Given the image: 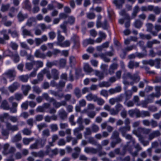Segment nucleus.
<instances>
[{"label":"nucleus","mask_w":161,"mask_h":161,"mask_svg":"<svg viewBox=\"0 0 161 161\" xmlns=\"http://www.w3.org/2000/svg\"><path fill=\"white\" fill-rule=\"evenodd\" d=\"M33 64L37 67V70L39 68L42 67L43 65V62L41 61H33Z\"/></svg>","instance_id":"35"},{"label":"nucleus","mask_w":161,"mask_h":161,"mask_svg":"<svg viewBox=\"0 0 161 161\" xmlns=\"http://www.w3.org/2000/svg\"><path fill=\"white\" fill-rule=\"evenodd\" d=\"M58 153V149L55 148L53 150H47L46 151L47 154L50 157L56 155Z\"/></svg>","instance_id":"17"},{"label":"nucleus","mask_w":161,"mask_h":161,"mask_svg":"<svg viewBox=\"0 0 161 161\" xmlns=\"http://www.w3.org/2000/svg\"><path fill=\"white\" fill-rule=\"evenodd\" d=\"M58 115L60 118L63 119L67 117L68 114L65 110L62 108L59 111Z\"/></svg>","instance_id":"19"},{"label":"nucleus","mask_w":161,"mask_h":161,"mask_svg":"<svg viewBox=\"0 0 161 161\" xmlns=\"http://www.w3.org/2000/svg\"><path fill=\"white\" fill-rule=\"evenodd\" d=\"M100 94L101 95L106 97H107L108 95V91L106 90H102L100 92Z\"/></svg>","instance_id":"62"},{"label":"nucleus","mask_w":161,"mask_h":161,"mask_svg":"<svg viewBox=\"0 0 161 161\" xmlns=\"http://www.w3.org/2000/svg\"><path fill=\"white\" fill-rule=\"evenodd\" d=\"M118 64L116 63H113L109 67L108 72L105 73L106 75H107L108 74L112 75L114 73V70L116 69L118 67Z\"/></svg>","instance_id":"8"},{"label":"nucleus","mask_w":161,"mask_h":161,"mask_svg":"<svg viewBox=\"0 0 161 161\" xmlns=\"http://www.w3.org/2000/svg\"><path fill=\"white\" fill-rule=\"evenodd\" d=\"M83 69L84 71L87 74H89L92 71H94V70L91 68L88 64H84Z\"/></svg>","instance_id":"14"},{"label":"nucleus","mask_w":161,"mask_h":161,"mask_svg":"<svg viewBox=\"0 0 161 161\" xmlns=\"http://www.w3.org/2000/svg\"><path fill=\"white\" fill-rule=\"evenodd\" d=\"M123 83L125 85H133L134 82H129L126 80L128 79H130V80H132L134 81L136 80L137 81L139 80V78L138 76L137 75H132L130 73H128L127 74H124L123 76Z\"/></svg>","instance_id":"2"},{"label":"nucleus","mask_w":161,"mask_h":161,"mask_svg":"<svg viewBox=\"0 0 161 161\" xmlns=\"http://www.w3.org/2000/svg\"><path fill=\"white\" fill-rule=\"evenodd\" d=\"M34 65V64H33V61L31 62L26 63L25 64V68L26 69L30 71L32 69Z\"/></svg>","instance_id":"29"},{"label":"nucleus","mask_w":161,"mask_h":161,"mask_svg":"<svg viewBox=\"0 0 161 161\" xmlns=\"http://www.w3.org/2000/svg\"><path fill=\"white\" fill-rule=\"evenodd\" d=\"M125 1V0H114L113 3L118 8H119L124 3Z\"/></svg>","instance_id":"23"},{"label":"nucleus","mask_w":161,"mask_h":161,"mask_svg":"<svg viewBox=\"0 0 161 161\" xmlns=\"http://www.w3.org/2000/svg\"><path fill=\"white\" fill-rule=\"evenodd\" d=\"M161 59L160 58H156L154 60V65L157 68H159L160 66Z\"/></svg>","instance_id":"44"},{"label":"nucleus","mask_w":161,"mask_h":161,"mask_svg":"<svg viewBox=\"0 0 161 161\" xmlns=\"http://www.w3.org/2000/svg\"><path fill=\"white\" fill-rule=\"evenodd\" d=\"M133 133L136 135L138 137L139 140L143 144L144 146H146L148 145L149 142L148 141H144V137L141 135L140 134H138L137 131L136 130H134L132 131Z\"/></svg>","instance_id":"6"},{"label":"nucleus","mask_w":161,"mask_h":161,"mask_svg":"<svg viewBox=\"0 0 161 161\" xmlns=\"http://www.w3.org/2000/svg\"><path fill=\"white\" fill-rule=\"evenodd\" d=\"M21 139V135L18 133L13 137L12 139V141L13 142H16L20 141Z\"/></svg>","instance_id":"27"},{"label":"nucleus","mask_w":161,"mask_h":161,"mask_svg":"<svg viewBox=\"0 0 161 161\" xmlns=\"http://www.w3.org/2000/svg\"><path fill=\"white\" fill-rule=\"evenodd\" d=\"M88 142L92 145L97 146L98 149L99 150L101 149L102 148V146L99 144H97V142L94 139L93 137L89 138L88 140Z\"/></svg>","instance_id":"16"},{"label":"nucleus","mask_w":161,"mask_h":161,"mask_svg":"<svg viewBox=\"0 0 161 161\" xmlns=\"http://www.w3.org/2000/svg\"><path fill=\"white\" fill-rule=\"evenodd\" d=\"M22 35L23 36H33L31 31L25 28V26H22L21 28Z\"/></svg>","instance_id":"13"},{"label":"nucleus","mask_w":161,"mask_h":161,"mask_svg":"<svg viewBox=\"0 0 161 161\" xmlns=\"http://www.w3.org/2000/svg\"><path fill=\"white\" fill-rule=\"evenodd\" d=\"M161 135V133L158 130L153 131L149 135V140H151L156 137L159 136Z\"/></svg>","instance_id":"10"},{"label":"nucleus","mask_w":161,"mask_h":161,"mask_svg":"<svg viewBox=\"0 0 161 161\" xmlns=\"http://www.w3.org/2000/svg\"><path fill=\"white\" fill-rule=\"evenodd\" d=\"M95 102H97L98 104L100 105H103L104 103V101L101 98H98L97 97L96 98Z\"/></svg>","instance_id":"48"},{"label":"nucleus","mask_w":161,"mask_h":161,"mask_svg":"<svg viewBox=\"0 0 161 161\" xmlns=\"http://www.w3.org/2000/svg\"><path fill=\"white\" fill-rule=\"evenodd\" d=\"M150 115V113L148 111H141V117H149Z\"/></svg>","instance_id":"49"},{"label":"nucleus","mask_w":161,"mask_h":161,"mask_svg":"<svg viewBox=\"0 0 161 161\" xmlns=\"http://www.w3.org/2000/svg\"><path fill=\"white\" fill-rule=\"evenodd\" d=\"M19 78L23 82H26L28 80L29 76L28 75H22L19 77Z\"/></svg>","instance_id":"39"},{"label":"nucleus","mask_w":161,"mask_h":161,"mask_svg":"<svg viewBox=\"0 0 161 161\" xmlns=\"http://www.w3.org/2000/svg\"><path fill=\"white\" fill-rule=\"evenodd\" d=\"M154 27L156 31L152 32L151 33L153 36H156L158 32L161 30V25H159L156 24L155 25Z\"/></svg>","instance_id":"26"},{"label":"nucleus","mask_w":161,"mask_h":161,"mask_svg":"<svg viewBox=\"0 0 161 161\" xmlns=\"http://www.w3.org/2000/svg\"><path fill=\"white\" fill-rule=\"evenodd\" d=\"M129 143L130 142L127 143L126 145L125 146L124 148V150H128L133 156H135L137 155L138 152L141 150L142 148L138 144H137L135 146V147L137 151L133 153H131V150H130V147L129 145Z\"/></svg>","instance_id":"5"},{"label":"nucleus","mask_w":161,"mask_h":161,"mask_svg":"<svg viewBox=\"0 0 161 161\" xmlns=\"http://www.w3.org/2000/svg\"><path fill=\"white\" fill-rule=\"evenodd\" d=\"M16 73L14 69H9L3 75V77L1 80L2 83L6 84L7 83L6 78L9 79L11 82L14 80L16 76Z\"/></svg>","instance_id":"1"},{"label":"nucleus","mask_w":161,"mask_h":161,"mask_svg":"<svg viewBox=\"0 0 161 161\" xmlns=\"http://www.w3.org/2000/svg\"><path fill=\"white\" fill-rule=\"evenodd\" d=\"M36 21V19L34 18H31L29 19L27 21L26 25L29 26L32 25V23Z\"/></svg>","instance_id":"45"},{"label":"nucleus","mask_w":161,"mask_h":161,"mask_svg":"<svg viewBox=\"0 0 161 161\" xmlns=\"http://www.w3.org/2000/svg\"><path fill=\"white\" fill-rule=\"evenodd\" d=\"M66 63V60L65 59H61L59 60V64L60 67H64Z\"/></svg>","instance_id":"56"},{"label":"nucleus","mask_w":161,"mask_h":161,"mask_svg":"<svg viewBox=\"0 0 161 161\" xmlns=\"http://www.w3.org/2000/svg\"><path fill=\"white\" fill-rule=\"evenodd\" d=\"M20 86L19 84L17 82H14L12 84L9 86L8 89L10 92L13 93Z\"/></svg>","instance_id":"7"},{"label":"nucleus","mask_w":161,"mask_h":161,"mask_svg":"<svg viewBox=\"0 0 161 161\" xmlns=\"http://www.w3.org/2000/svg\"><path fill=\"white\" fill-rule=\"evenodd\" d=\"M9 144L8 143H6L3 146V154L4 155H7L8 153L7 151V150L9 147Z\"/></svg>","instance_id":"53"},{"label":"nucleus","mask_w":161,"mask_h":161,"mask_svg":"<svg viewBox=\"0 0 161 161\" xmlns=\"http://www.w3.org/2000/svg\"><path fill=\"white\" fill-rule=\"evenodd\" d=\"M60 33V31H58L57 36L58 42H57V45L58 42L61 43V42L63 41L64 39V37L61 35Z\"/></svg>","instance_id":"38"},{"label":"nucleus","mask_w":161,"mask_h":161,"mask_svg":"<svg viewBox=\"0 0 161 161\" xmlns=\"http://www.w3.org/2000/svg\"><path fill=\"white\" fill-rule=\"evenodd\" d=\"M130 125L120 127L119 129V131L121 132L123 136H125V134L127 131L130 130Z\"/></svg>","instance_id":"12"},{"label":"nucleus","mask_w":161,"mask_h":161,"mask_svg":"<svg viewBox=\"0 0 161 161\" xmlns=\"http://www.w3.org/2000/svg\"><path fill=\"white\" fill-rule=\"evenodd\" d=\"M58 136L57 135L54 134L52 136V141L49 142V144L50 146H54V143L55 141L58 139Z\"/></svg>","instance_id":"33"},{"label":"nucleus","mask_w":161,"mask_h":161,"mask_svg":"<svg viewBox=\"0 0 161 161\" xmlns=\"http://www.w3.org/2000/svg\"><path fill=\"white\" fill-rule=\"evenodd\" d=\"M33 91L37 94H39L42 92L41 89L38 86H34L33 87Z\"/></svg>","instance_id":"52"},{"label":"nucleus","mask_w":161,"mask_h":161,"mask_svg":"<svg viewBox=\"0 0 161 161\" xmlns=\"http://www.w3.org/2000/svg\"><path fill=\"white\" fill-rule=\"evenodd\" d=\"M77 63L75 58V57L71 56L69 57V64L71 67L74 66Z\"/></svg>","instance_id":"22"},{"label":"nucleus","mask_w":161,"mask_h":161,"mask_svg":"<svg viewBox=\"0 0 161 161\" xmlns=\"http://www.w3.org/2000/svg\"><path fill=\"white\" fill-rule=\"evenodd\" d=\"M84 126L83 125H79V126L76 127L73 130V132L74 135H76L77 133H79V132L83 130L84 129Z\"/></svg>","instance_id":"24"},{"label":"nucleus","mask_w":161,"mask_h":161,"mask_svg":"<svg viewBox=\"0 0 161 161\" xmlns=\"http://www.w3.org/2000/svg\"><path fill=\"white\" fill-rule=\"evenodd\" d=\"M51 102H53V105L55 108H59L61 106V104L60 102H57L53 98L50 99Z\"/></svg>","instance_id":"42"},{"label":"nucleus","mask_w":161,"mask_h":161,"mask_svg":"<svg viewBox=\"0 0 161 161\" xmlns=\"http://www.w3.org/2000/svg\"><path fill=\"white\" fill-rule=\"evenodd\" d=\"M95 42V41L91 39H88L85 40L83 42L84 46H86L89 44H93Z\"/></svg>","instance_id":"28"},{"label":"nucleus","mask_w":161,"mask_h":161,"mask_svg":"<svg viewBox=\"0 0 161 161\" xmlns=\"http://www.w3.org/2000/svg\"><path fill=\"white\" fill-rule=\"evenodd\" d=\"M9 117L10 116L8 113H4L0 117V120L2 121H3L4 119H9Z\"/></svg>","instance_id":"47"},{"label":"nucleus","mask_w":161,"mask_h":161,"mask_svg":"<svg viewBox=\"0 0 161 161\" xmlns=\"http://www.w3.org/2000/svg\"><path fill=\"white\" fill-rule=\"evenodd\" d=\"M99 130V127L97 125L94 124H93L92 126V132L96 133Z\"/></svg>","instance_id":"51"},{"label":"nucleus","mask_w":161,"mask_h":161,"mask_svg":"<svg viewBox=\"0 0 161 161\" xmlns=\"http://www.w3.org/2000/svg\"><path fill=\"white\" fill-rule=\"evenodd\" d=\"M6 127L8 130L13 132L16 131L19 129L17 125H12L9 123H6Z\"/></svg>","instance_id":"9"},{"label":"nucleus","mask_w":161,"mask_h":161,"mask_svg":"<svg viewBox=\"0 0 161 161\" xmlns=\"http://www.w3.org/2000/svg\"><path fill=\"white\" fill-rule=\"evenodd\" d=\"M27 15H25L24 16L20 12L18 14V17L20 21L23 20L25 18H27Z\"/></svg>","instance_id":"60"},{"label":"nucleus","mask_w":161,"mask_h":161,"mask_svg":"<svg viewBox=\"0 0 161 161\" xmlns=\"http://www.w3.org/2000/svg\"><path fill=\"white\" fill-rule=\"evenodd\" d=\"M52 77L55 80L58 78L59 72L58 71L55 69H53L52 70Z\"/></svg>","instance_id":"25"},{"label":"nucleus","mask_w":161,"mask_h":161,"mask_svg":"<svg viewBox=\"0 0 161 161\" xmlns=\"http://www.w3.org/2000/svg\"><path fill=\"white\" fill-rule=\"evenodd\" d=\"M161 87L159 86H156L155 87V90L156 92V93L154 94V97H159L161 96V93L160 92V90Z\"/></svg>","instance_id":"41"},{"label":"nucleus","mask_w":161,"mask_h":161,"mask_svg":"<svg viewBox=\"0 0 161 161\" xmlns=\"http://www.w3.org/2000/svg\"><path fill=\"white\" fill-rule=\"evenodd\" d=\"M139 36L142 39H150L151 38V36L150 35H144L142 33H140Z\"/></svg>","instance_id":"54"},{"label":"nucleus","mask_w":161,"mask_h":161,"mask_svg":"<svg viewBox=\"0 0 161 161\" xmlns=\"http://www.w3.org/2000/svg\"><path fill=\"white\" fill-rule=\"evenodd\" d=\"M84 151L87 153L95 154L97 153V149L92 147H86L84 149Z\"/></svg>","instance_id":"11"},{"label":"nucleus","mask_w":161,"mask_h":161,"mask_svg":"<svg viewBox=\"0 0 161 161\" xmlns=\"http://www.w3.org/2000/svg\"><path fill=\"white\" fill-rule=\"evenodd\" d=\"M34 55L37 58H40L42 59L45 58V53H41L39 49L36 50V51L34 53Z\"/></svg>","instance_id":"15"},{"label":"nucleus","mask_w":161,"mask_h":161,"mask_svg":"<svg viewBox=\"0 0 161 161\" xmlns=\"http://www.w3.org/2000/svg\"><path fill=\"white\" fill-rule=\"evenodd\" d=\"M111 85V84L109 82L106 81L102 82L99 84V86L100 87H108L110 86Z\"/></svg>","instance_id":"36"},{"label":"nucleus","mask_w":161,"mask_h":161,"mask_svg":"<svg viewBox=\"0 0 161 161\" xmlns=\"http://www.w3.org/2000/svg\"><path fill=\"white\" fill-rule=\"evenodd\" d=\"M17 9H15L14 7L11 8L10 10V12L9 14V16L11 17H13L15 15L14 12L16 11H17Z\"/></svg>","instance_id":"59"},{"label":"nucleus","mask_w":161,"mask_h":161,"mask_svg":"<svg viewBox=\"0 0 161 161\" xmlns=\"http://www.w3.org/2000/svg\"><path fill=\"white\" fill-rule=\"evenodd\" d=\"M45 70L42 69L41 71L39 73L37 76V79L39 81H42L43 80V75L44 74V72Z\"/></svg>","instance_id":"30"},{"label":"nucleus","mask_w":161,"mask_h":161,"mask_svg":"<svg viewBox=\"0 0 161 161\" xmlns=\"http://www.w3.org/2000/svg\"><path fill=\"white\" fill-rule=\"evenodd\" d=\"M115 107L117 112L118 113L122 109L123 107L121 104L119 103H118L115 105Z\"/></svg>","instance_id":"61"},{"label":"nucleus","mask_w":161,"mask_h":161,"mask_svg":"<svg viewBox=\"0 0 161 161\" xmlns=\"http://www.w3.org/2000/svg\"><path fill=\"white\" fill-rule=\"evenodd\" d=\"M70 44V42L69 41H66L63 43H57V45L62 47H66L69 46Z\"/></svg>","instance_id":"31"},{"label":"nucleus","mask_w":161,"mask_h":161,"mask_svg":"<svg viewBox=\"0 0 161 161\" xmlns=\"http://www.w3.org/2000/svg\"><path fill=\"white\" fill-rule=\"evenodd\" d=\"M31 89V87L29 85H25L22 86V90L23 93L25 95H26L29 92Z\"/></svg>","instance_id":"18"},{"label":"nucleus","mask_w":161,"mask_h":161,"mask_svg":"<svg viewBox=\"0 0 161 161\" xmlns=\"http://www.w3.org/2000/svg\"><path fill=\"white\" fill-rule=\"evenodd\" d=\"M74 93L76 96L78 97L79 98L81 96L80 90L79 89L76 88L74 91Z\"/></svg>","instance_id":"64"},{"label":"nucleus","mask_w":161,"mask_h":161,"mask_svg":"<svg viewBox=\"0 0 161 161\" xmlns=\"http://www.w3.org/2000/svg\"><path fill=\"white\" fill-rule=\"evenodd\" d=\"M92 132V130H91L89 128H86V131L84 133L85 137H86L87 136L91 135Z\"/></svg>","instance_id":"57"},{"label":"nucleus","mask_w":161,"mask_h":161,"mask_svg":"<svg viewBox=\"0 0 161 161\" xmlns=\"http://www.w3.org/2000/svg\"><path fill=\"white\" fill-rule=\"evenodd\" d=\"M96 95H93L92 93H90L87 95L86 97L87 100L89 101H91L93 100L94 102H95L96 98L97 97Z\"/></svg>","instance_id":"20"},{"label":"nucleus","mask_w":161,"mask_h":161,"mask_svg":"<svg viewBox=\"0 0 161 161\" xmlns=\"http://www.w3.org/2000/svg\"><path fill=\"white\" fill-rule=\"evenodd\" d=\"M112 139H115L116 141H113L111 143V146L112 147H114L117 144L120 143L121 142V139L119 137V133L117 131H114L113 132L112 135L111 137Z\"/></svg>","instance_id":"3"},{"label":"nucleus","mask_w":161,"mask_h":161,"mask_svg":"<svg viewBox=\"0 0 161 161\" xmlns=\"http://www.w3.org/2000/svg\"><path fill=\"white\" fill-rule=\"evenodd\" d=\"M12 56L13 57V60L15 63H17L19 61V57L17 52H15L13 54Z\"/></svg>","instance_id":"40"},{"label":"nucleus","mask_w":161,"mask_h":161,"mask_svg":"<svg viewBox=\"0 0 161 161\" xmlns=\"http://www.w3.org/2000/svg\"><path fill=\"white\" fill-rule=\"evenodd\" d=\"M142 23L139 20H136L134 23L135 27L137 28H139L142 26Z\"/></svg>","instance_id":"63"},{"label":"nucleus","mask_w":161,"mask_h":161,"mask_svg":"<svg viewBox=\"0 0 161 161\" xmlns=\"http://www.w3.org/2000/svg\"><path fill=\"white\" fill-rule=\"evenodd\" d=\"M95 75L98 76L100 79H102L104 77V74L103 73H101L99 71L95 70L94 71Z\"/></svg>","instance_id":"46"},{"label":"nucleus","mask_w":161,"mask_h":161,"mask_svg":"<svg viewBox=\"0 0 161 161\" xmlns=\"http://www.w3.org/2000/svg\"><path fill=\"white\" fill-rule=\"evenodd\" d=\"M1 107L5 110H8L9 109V105L7 101L6 100L3 101L2 103Z\"/></svg>","instance_id":"32"},{"label":"nucleus","mask_w":161,"mask_h":161,"mask_svg":"<svg viewBox=\"0 0 161 161\" xmlns=\"http://www.w3.org/2000/svg\"><path fill=\"white\" fill-rule=\"evenodd\" d=\"M7 30H3L1 31V33L3 35V38L4 40H8L9 39V36L6 34Z\"/></svg>","instance_id":"55"},{"label":"nucleus","mask_w":161,"mask_h":161,"mask_svg":"<svg viewBox=\"0 0 161 161\" xmlns=\"http://www.w3.org/2000/svg\"><path fill=\"white\" fill-rule=\"evenodd\" d=\"M34 140V138L33 137L29 138H24L23 139V142L25 145H27L29 144L31 142L33 141Z\"/></svg>","instance_id":"37"},{"label":"nucleus","mask_w":161,"mask_h":161,"mask_svg":"<svg viewBox=\"0 0 161 161\" xmlns=\"http://www.w3.org/2000/svg\"><path fill=\"white\" fill-rule=\"evenodd\" d=\"M23 4L25 8L29 10H31V6L28 0H25Z\"/></svg>","instance_id":"34"},{"label":"nucleus","mask_w":161,"mask_h":161,"mask_svg":"<svg viewBox=\"0 0 161 161\" xmlns=\"http://www.w3.org/2000/svg\"><path fill=\"white\" fill-rule=\"evenodd\" d=\"M9 7V4H2L1 8V11L3 12H5L8 9Z\"/></svg>","instance_id":"43"},{"label":"nucleus","mask_w":161,"mask_h":161,"mask_svg":"<svg viewBox=\"0 0 161 161\" xmlns=\"http://www.w3.org/2000/svg\"><path fill=\"white\" fill-rule=\"evenodd\" d=\"M136 130L137 131L138 133V134L139 133H138V131H141L142 132L143 134H147L150 132L151 130L150 129L146 128H145L139 127L137 129V130Z\"/></svg>","instance_id":"21"},{"label":"nucleus","mask_w":161,"mask_h":161,"mask_svg":"<svg viewBox=\"0 0 161 161\" xmlns=\"http://www.w3.org/2000/svg\"><path fill=\"white\" fill-rule=\"evenodd\" d=\"M125 137V138L127 139L130 140V142L132 143L133 145H134L135 143V141L134 139H132V137L129 134H125V136H123Z\"/></svg>","instance_id":"50"},{"label":"nucleus","mask_w":161,"mask_h":161,"mask_svg":"<svg viewBox=\"0 0 161 161\" xmlns=\"http://www.w3.org/2000/svg\"><path fill=\"white\" fill-rule=\"evenodd\" d=\"M139 11V8L138 6H136L134 8L133 12L132 13V16L133 17H135L136 14Z\"/></svg>","instance_id":"58"},{"label":"nucleus","mask_w":161,"mask_h":161,"mask_svg":"<svg viewBox=\"0 0 161 161\" xmlns=\"http://www.w3.org/2000/svg\"><path fill=\"white\" fill-rule=\"evenodd\" d=\"M154 97V94L153 93L148 96V98L142 101L140 105L143 108H147V105L149 103H151L153 102Z\"/></svg>","instance_id":"4"}]
</instances>
